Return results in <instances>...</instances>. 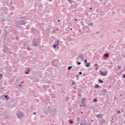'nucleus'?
<instances>
[{"label": "nucleus", "instance_id": "obj_13", "mask_svg": "<svg viewBox=\"0 0 125 125\" xmlns=\"http://www.w3.org/2000/svg\"><path fill=\"white\" fill-rule=\"evenodd\" d=\"M93 101H94V102H97V99H93Z\"/></svg>", "mask_w": 125, "mask_h": 125}, {"label": "nucleus", "instance_id": "obj_23", "mask_svg": "<svg viewBox=\"0 0 125 125\" xmlns=\"http://www.w3.org/2000/svg\"><path fill=\"white\" fill-rule=\"evenodd\" d=\"M34 115H36V112H34Z\"/></svg>", "mask_w": 125, "mask_h": 125}, {"label": "nucleus", "instance_id": "obj_32", "mask_svg": "<svg viewBox=\"0 0 125 125\" xmlns=\"http://www.w3.org/2000/svg\"><path fill=\"white\" fill-rule=\"evenodd\" d=\"M122 111L123 112V111H124V110H122Z\"/></svg>", "mask_w": 125, "mask_h": 125}, {"label": "nucleus", "instance_id": "obj_18", "mask_svg": "<svg viewBox=\"0 0 125 125\" xmlns=\"http://www.w3.org/2000/svg\"><path fill=\"white\" fill-rule=\"evenodd\" d=\"M73 123V121H70V124H72Z\"/></svg>", "mask_w": 125, "mask_h": 125}, {"label": "nucleus", "instance_id": "obj_1", "mask_svg": "<svg viewBox=\"0 0 125 125\" xmlns=\"http://www.w3.org/2000/svg\"><path fill=\"white\" fill-rule=\"evenodd\" d=\"M107 72H102V71L101 72V75L103 76H105L107 75Z\"/></svg>", "mask_w": 125, "mask_h": 125}, {"label": "nucleus", "instance_id": "obj_31", "mask_svg": "<svg viewBox=\"0 0 125 125\" xmlns=\"http://www.w3.org/2000/svg\"><path fill=\"white\" fill-rule=\"evenodd\" d=\"M22 83H23V82H22Z\"/></svg>", "mask_w": 125, "mask_h": 125}, {"label": "nucleus", "instance_id": "obj_12", "mask_svg": "<svg viewBox=\"0 0 125 125\" xmlns=\"http://www.w3.org/2000/svg\"><path fill=\"white\" fill-rule=\"evenodd\" d=\"M104 56H105V57H108L109 56V55L107 54H104Z\"/></svg>", "mask_w": 125, "mask_h": 125}, {"label": "nucleus", "instance_id": "obj_27", "mask_svg": "<svg viewBox=\"0 0 125 125\" xmlns=\"http://www.w3.org/2000/svg\"><path fill=\"white\" fill-rule=\"evenodd\" d=\"M58 21H60V20H59Z\"/></svg>", "mask_w": 125, "mask_h": 125}, {"label": "nucleus", "instance_id": "obj_14", "mask_svg": "<svg viewBox=\"0 0 125 125\" xmlns=\"http://www.w3.org/2000/svg\"><path fill=\"white\" fill-rule=\"evenodd\" d=\"M117 114H120L121 113V111H120V110H118L117 111Z\"/></svg>", "mask_w": 125, "mask_h": 125}, {"label": "nucleus", "instance_id": "obj_22", "mask_svg": "<svg viewBox=\"0 0 125 125\" xmlns=\"http://www.w3.org/2000/svg\"><path fill=\"white\" fill-rule=\"evenodd\" d=\"M29 74V73L27 72L26 73V74Z\"/></svg>", "mask_w": 125, "mask_h": 125}, {"label": "nucleus", "instance_id": "obj_28", "mask_svg": "<svg viewBox=\"0 0 125 125\" xmlns=\"http://www.w3.org/2000/svg\"><path fill=\"white\" fill-rule=\"evenodd\" d=\"M72 29H72V28H71V30H72Z\"/></svg>", "mask_w": 125, "mask_h": 125}, {"label": "nucleus", "instance_id": "obj_11", "mask_svg": "<svg viewBox=\"0 0 125 125\" xmlns=\"http://www.w3.org/2000/svg\"><path fill=\"white\" fill-rule=\"evenodd\" d=\"M4 97H5V98L7 99H8V98H9V97H8V95H4Z\"/></svg>", "mask_w": 125, "mask_h": 125}, {"label": "nucleus", "instance_id": "obj_24", "mask_svg": "<svg viewBox=\"0 0 125 125\" xmlns=\"http://www.w3.org/2000/svg\"><path fill=\"white\" fill-rule=\"evenodd\" d=\"M81 125H85L84 124H82Z\"/></svg>", "mask_w": 125, "mask_h": 125}, {"label": "nucleus", "instance_id": "obj_15", "mask_svg": "<svg viewBox=\"0 0 125 125\" xmlns=\"http://www.w3.org/2000/svg\"><path fill=\"white\" fill-rule=\"evenodd\" d=\"M84 63H87V60H84Z\"/></svg>", "mask_w": 125, "mask_h": 125}, {"label": "nucleus", "instance_id": "obj_25", "mask_svg": "<svg viewBox=\"0 0 125 125\" xmlns=\"http://www.w3.org/2000/svg\"><path fill=\"white\" fill-rule=\"evenodd\" d=\"M83 111H82L81 114H83Z\"/></svg>", "mask_w": 125, "mask_h": 125}, {"label": "nucleus", "instance_id": "obj_4", "mask_svg": "<svg viewBox=\"0 0 125 125\" xmlns=\"http://www.w3.org/2000/svg\"><path fill=\"white\" fill-rule=\"evenodd\" d=\"M22 113H18V117L20 118L21 116H22Z\"/></svg>", "mask_w": 125, "mask_h": 125}, {"label": "nucleus", "instance_id": "obj_6", "mask_svg": "<svg viewBox=\"0 0 125 125\" xmlns=\"http://www.w3.org/2000/svg\"><path fill=\"white\" fill-rule=\"evenodd\" d=\"M97 117L98 118H102V115L101 114H99L97 116Z\"/></svg>", "mask_w": 125, "mask_h": 125}, {"label": "nucleus", "instance_id": "obj_29", "mask_svg": "<svg viewBox=\"0 0 125 125\" xmlns=\"http://www.w3.org/2000/svg\"><path fill=\"white\" fill-rule=\"evenodd\" d=\"M77 21V20H75V21Z\"/></svg>", "mask_w": 125, "mask_h": 125}, {"label": "nucleus", "instance_id": "obj_19", "mask_svg": "<svg viewBox=\"0 0 125 125\" xmlns=\"http://www.w3.org/2000/svg\"><path fill=\"white\" fill-rule=\"evenodd\" d=\"M123 78H125V75H123Z\"/></svg>", "mask_w": 125, "mask_h": 125}, {"label": "nucleus", "instance_id": "obj_17", "mask_svg": "<svg viewBox=\"0 0 125 125\" xmlns=\"http://www.w3.org/2000/svg\"><path fill=\"white\" fill-rule=\"evenodd\" d=\"M81 64V63L80 62H78V65H80Z\"/></svg>", "mask_w": 125, "mask_h": 125}, {"label": "nucleus", "instance_id": "obj_2", "mask_svg": "<svg viewBox=\"0 0 125 125\" xmlns=\"http://www.w3.org/2000/svg\"><path fill=\"white\" fill-rule=\"evenodd\" d=\"M90 62H88L86 64V67H89L90 66Z\"/></svg>", "mask_w": 125, "mask_h": 125}, {"label": "nucleus", "instance_id": "obj_16", "mask_svg": "<svg viewBox=\"0 0 125 125\" xmlns=\"http://www.w3.org/2000/svg\"><path fill=\"white\" fill-rule=\"evenodd\" d=\"M79 75H82V72H79Z\"/></svg>", "mask_w": 125, "mask_h": 125}, {"label": "nucleus", "instance_id": "obj_8", "mask_svg": "<svg viewBox=\"0 0 125 125\" xmlns=\"http://www.w3.org/2000/svg\"><path fill=\"white\" fill-rule=\"evenodd\" d=\"M57 45H59V43H58V44L56 45V44H54V47L55 48H56V47H57Z\"/></svg>", "mask_w": 125, "mask_h": 125}, {"label": "nucleus", "instance_id": "obj_26", "mask_svg": "<svg viewBox=\"0 0 125 125\" xmlns=\"http://www.w3.org/2000/svg\"><path fill=\"white\" fill-rule=\"evenodd\" d=\"M0 76L2 77V74H0Z\"/></svg>", "mask_w": 125, "mask_h": 125}, {"label": "nucleus", "instance_id": "obj_10", "mask_svg": "<svg viewBox=\"0 0 125 125\" xmlns=\"http://www.w3.org/2000/svg\"><path fill=\"white\" fill-rule=\"evenodd\" d=\"M75 84H76V83H75V82H73L72 83L71 85H72V86H73V85H75Z\"/></svg>", "mask_w": 125, "mask_h": 125}, {"label": "nucleus", "instance_id": "obj_9", "mask_svg": "<svg viewBox=\"0 0 125 125\" xmlns=\"http://www.w3.org/2000/svg\"><path fill=\"white\" fill-rule=\"evenodd\" d=\"M95 88H99L100 87V86L98 84H96L95 86Z\"/></svg>", "mask_w": 125, "mask_h": 125}, {"label": "nucleus", "instance_id": "obj_30", "mask_svg": "<svg viewBox=\"0 0 125 125\" xmlns=\"http://www.w3.org/2000/svg\"><path fill=\"white\" fill-rule=\"evenodd\" d=\"M57 30H59V29H57Z\"/></svg>", "mask_w": 125, "mask_h": 125}, {"label": "nucleus", "instance_id": "obj_3", "mask_svg": "<svg viewBox=\"0 0 125 125\" xmlns=\"http://www.w3.org/2000/svg\"><path fill=\"white\" fill-rule=\"evenodd\" d=\"M85 101H86V99H85V98H82V102L83 103H84Z\"/></svg>", "mask_w": 125, "mask_h": 125}, {"label": "nucleus", "instance_id": "obj_7", "mask_svg": "<svg viewBox=\"0 0 125 125\" xmlns=\"http://www.w3.org/2000/svg\"><path fill=\"white\" fill-rule=\"evenodd\" d=\"M72 68V66H70L68 67V70H70Z\"/></svg>", "mask_w": 125, "mask_h": 125}, {"label": "nucleus", "instance_id": "obj_21", "mask_svg": "<svg viewBox=\"0 0 125 125\" xmlns=\"http://www.w3.org/2000/svg\"><path fill=\"white\" fill-rule=\"evenodd\" d=\"M57 42H58V43H59V41H57Z\"/></svg>", "mask_w": 125, "mask_h": 125}, {"label": "nucleus", "instance_id": "obj_5", "mask_svg": "<svg viewBox=\"0 0 125 125\" xmlns=\"http://www.w3.org/2000/svg\"><path fill=\"white\" fill-rule=\"evenodd\" d=\"M99 82L100 83H104V81L103 80H101V79L99 80Z\"/></svg>", "mask_w": 125, "mask_h": 125}, {"label": "nucleus", "instance_id": "obj_20", "mask_svg": "<svg viewBox=\"0 0 125 125\" xmlns=\"http://www.w3.org/2000/svg\"><path fill=\"white\" fill-rule=\"evenodd\" d=\"M56 31V29H55V30H54L53 31V32L55 33Z\"/></svg>", "mask_w": 125, "mask_h": 125}]
</instances>
